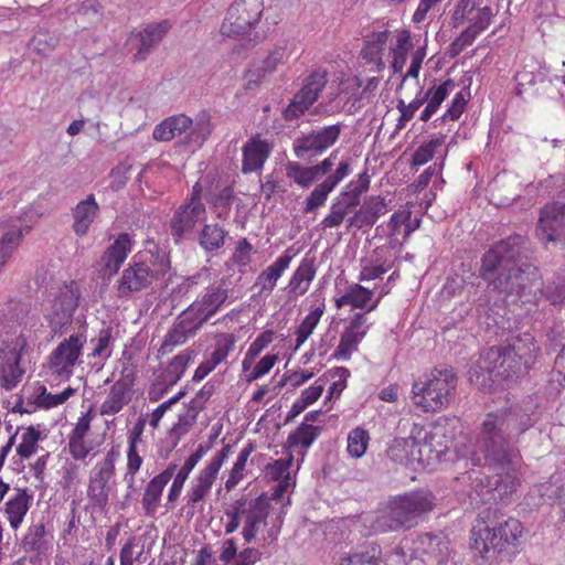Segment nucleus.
I'll use <instances>...</instances> for the list:
<instances>
[{
  "instance_id": "79ce46f5",
  "label": "nucleus",
  "mask_w": 565,
  "mask_h": 565,
  "mask_svg": "<svg viewBox=\"0 0 565 565\" xmlns=\"http://www.w3.org/2000/svg\"><path fill=\"white\" fill-rule=\"evenodd\" d=\"M356 202H351L347 194H339L331 203L329 213L320 222L322 230L340 226L349 218L348 215L352 209H355Z\"/></svg>"
},
{
  "instance_id": "9d476101",
  "label": "nucleus",
  "mask_w": 565,
  "mask_h": 565,
  "mask_svg": "<svg viewBox=\"0 0 565 565\" xmlns=\"http://www.w3.org/2000/svg\"><path fill=\"white\" fill-rule=\"evenodd\" d=\"M119 457V450L113 447L90 469L86 489L87 511L103 513L108 507Z\"/></svg>"
},
{
  "instance_id": "3c124183",
  "label": "nucleus",
  "mask_w": 565,
  "mask_h": 565,
  "mask_svg": "<svg viewBox=\"0 0 565 565\" xmlns=\"http://www.w3.org/2000/svg\"><path fill=\"white\" fill-rule=\"evenodd\" d=\"M371 326L372 323H369L365 312H355L342 333L360 344L371 329Z\"/></svg>"
},
{
  "instance_id": "69168bd1",
  "label": "nucleus",
  "mask_w": 565,
  "mask_h": 565,
  "mask_svg": "<svg viewBox=\"0 0 565 565\" xmlns=\"http://www.w3.org/2000/svg\"><path fill=\"white\" fill-rule=\"evenodd\" d=\"M546 493L550 498H555L559 501L562 510L565 509V473L559 472L551 477Z\"/></svg>"
},
{
  "instance_id": "473e14b6",
  "label": "nucleus",
  "mask_w": 565,
  "mask_h": 565,
  "mask_svg": "<svg viewBox=\"0 0 565 565\" xmlns=\"http://www.w3.org/2000/svg\"><path fill=\"white\" fill-rule=\"evenodd\" d=\"M99 212V205L93 194H89L85 200L78 202L72 209L73 224L72 230L79 236H86L89 232L90 225L94 223Z\"/></svg>"
},
{
  "instance_id": "f704fd0d",
  "label": "nucleus",
  "mask_w": 565,
  "mask_h": 565,
  "mask_svg": "<svg viewBox=\"0 0 565 565\" xmlns=\"http://www.w3.org/2000/svg\"><path fill=\"white\" fill-rule=\"evenodd\" d=\"M209 446L200 444L194 452H192L184 461L183 466L179 469L178 472L173 475L172 484L168 491L167 501L168 503H174L181 495L184 483L189 478V475L194 469V467L200 462V460L207 452Z\"/></svg>"
},
{
  "instance_id": "6ab92c4d",
  "label": "nucleus",
  "mask_w": 565,
  "mask_h": 565,
  "mask_svg": "<svg viewBox=\"0 0 565 565\" xmlns=\"http://www.w3.org/2000/svg\"><path fill=\"white\" fill-rule=\"evenodd\" d=\"M342 125H331L312 130L309 135L297 138L294 151L298 158L307 153L318 154L333 146L340 137Z\"/></svg>"
},
{
  "instance_id": "7c9ffc66",
  "label": "nucleus",
  "mask_w": 565,
  "mask_h": 565,
  "mask_svg": "<svg viewBox=\"0 0 565 565\" xmlns=\"http://www.w3.org/2000/svg\"><path fill=\"white\" fill-rule=\"evenodd\" d=\"M242 151V172L247 174L263 168L271 152V147L266 140L253 137L244 143Z\"/></svg>"
},
{
  "instance_id": "13d9d810",
  "label": "nucleus",
  "mask_w": 565,
  "mask_h": 565,
  "mask_svg": "<svg viewBox=\"0 0 565 565\" xmlns=\"http://www.w3.org/2000/svg\"><path fill=\"white\" fill-rule=\"evenodd\" d=\"M113 340V331L110 328L102 329L97 338L90 340L94 344L93 351L89 354L93 358H99L103 362L110 358L111 349L110 342Z\"/></svg>"
},
{
  "instance_id": "4c0bfd02",
  "label": "nucleus",
  "mask_w": 565,
  "mask_h": 565,
  "mask_svg": "<svg viewBox=\"0 0 565 565\" xmlns=\"http://www.w3.org/2000/svg\"><path fill=\"white\" fill-rule=\"evenodd\" d=\"M192 127V119L183 114L166 118L158 124L152 132L157 141H170L175 137L186 134Z\"/></svg>"
},
{
  "instance_id": "f3484780",
  "label": "nucleus",
  "mask_w": 565,
  "mask_h": 565,
  "mask_svg": "<svg viewBox=\"0 0 565 565\" xmlns=\"http://www.w3.org/2000/svg\"><path fill=\"white\" fill-rule=\"evenodd\" d=\"M87 341L86 332L78 331L64 339L50 354V367L58 375L70 377L78 363Z\"/></svg>"
},
{
  "instance_id": "b1692460",
  "label": "nucleus",
  "mask_w": 565,
  "mask_h": 565,
  "mask_svg": "<svg viewBox=\"0 0 565 565\" xmlns=\"http://www.w3.org/2000/svg\"><path fill=\"white\" fill-rule=\"evenodd\" d=\"M135 242L130 234L120 233L105 249L100 257L102 270L108 276L116 275L134 248Z\"/></svg>"
},
{
  "instance_id": "8fccbe9b",
  "label": "nucleus",
  "mask_w": 565,
  "mask_h": 565,
  "mask_svg": "<svg viewBox=\"0 0 565 565\" xmlns=\"http://www.w3.org/2000/svg\"><path fill=\"white\" fill-rule=\"evenodd\" d=\"M339 565H381V547L377 544H369L361 551L342 558Z\"/></svg>"
},
{
  "instance_id": "0e129e2a",
  "label": "nucleus",
  "mask_w": 565,
  "mask_h": 565,
  "mask_svg": "<svg viewBox=\"0 0 565 565\" xmlns=\"http://www.w3.org/2000/svg\"><path fill=\"white\" fill-rule=\"evenodd\" d=\"M328 376L332 380L329 387V398L340 397L343 390L347 387V380L350 376V371L345 367H334L328 372Z\"/></svg>"
},
{
  "instance_id": "39448f33",
  "label": "nucleus",
  "mask_w": 565,
  "mask_h": 565,
  "mask_svg": "<svg viewBox=\"0 0 565 565\" xmlns=\"http://www.w3.org/2000/svg\"><path fill=\"white\" fill-rule=\"evenodd\" d=\"M171 269L166 252L153 248L135 254L114 286L119 298H130L162 280Z\"/></svg>"
},
{
  "instance_id": "2f4dec72",
  "label": "nucleus",
  "mask_w": 565,
  "mask_h": 565,
  "mask_svg": "<svg viewBox=\"0 0 565 565\" xmlns=\"http://www.w3.org/2000/svg\"><path fill=\"white\" fill-rule=\"evenodd\" d=\"M33 494L28 489L14 488L4 504V514L13 530H18L32 504Z\"/></svg>"
},
{
  "instance_id": "bb28decb",
  "label": "nucleus",
  "mask_w": 565,
  "mask_h": 565,
  "mask_svg": "<svg viewBox=\"0 0 565 565\" xmlns=\"http://www.w3.org/2000/svg\"><path fill=\"white\" fill-rule=\"evenodd\" d=\"M387 213L385 199L381 196H370L361 207L347 220V231L352 228L362 230L372 227L377 218Z\"/></svg>"
},
{
  "instance_id": "2eb2a0df",
  "label": "nucleus",
  "mask_w": 565,
  "mask_h": 565,
  "mask_svg": "<svg viewBox=\"0 0 565 565\" xmlns=\"http://www.w3.org/2000/svg\"><path fill=\"white\" fill-rule=\"evenodd\" d=\"M328 83L327 72L313 71L302 83L300 90L294 96L282 110V117L287 121L300 118L317 102L319 95Z\"/></svg>"
},
{
  "instance_id": "4468645a",
  "label": "nucleus",
  "mask_w": 565,
  "mask_h": 565,
  "mask_svg": "<svg viewBox=\"0 0 565 565\" xmlns=\"http://www.w3.org/2000/svg\"><path fill=\"white\" fill-rule=\"evenodd\" d=\"M411 565H456L444 535L422 534L413 541Z\"/></svg>"
},
{
  "instance_id": "c756f323",
  "label": "nucleus",
  "mask_w": 565,
  "mask_h": 565,
  "mask_svg": "<svg viewBox=\"0 0 565 565\" xmlns=\"http://www.w3.org/2000/svg\"><path fill=\"white\" fill-rule=\"evenodd\" d=\"M317 274L316 259L303 257L289 278L286 291L289 296L298 298L307 294Z\"/></svg>"
},
{
  "instance_id": "ea45409f",
  "label": "nucleus",
  "mask_w": 565,
  "mask_h": 565,
  "mask_svg": "<svg viewBox=\"0 0 565 565\" xmlns=\"http://www.w3.org/2000/svg\"><path fill=\"white\" fill-rule=\"evenodd\" d=\"M287 44L275 46L262 61V65L247 72V86L256 84L260 77L266 74L273 73L277 70L278 65L284 64L288 60Z\"/></svg>"
},
{
  "instance_id": "aec40b11",
  "label": "nucleus",
  "mask_w": 565,
  "mask_h": 565,
  "mask_svg": "<svg viewBox=\"0 0 565 565\" xmlns=\"http://www.w3.org/2000/svg\"><path fill=\"white\" fill-rule=\"evenodd\" d=\"M206 209L202 201L186 200L174 212L171 221V234L179 241L184 234L190 233L198 222L205 220Z\"/></svg>"
},
{
  "instance_id": "a211bd4d",
  "label": "nucleus",
  "mask_w": 565,
  "mask_h": 565,
  "mask_svg": "<svg viewBox=\"0 0 565 565\" xmlns=\"http://www.w3.org/2000/svg\"><path fill=\"white\" fill-rule=\"evenodd\" d=\"M170 29L168 21L150 23L143 29L132 31L128 38V45L134 51V61L143 62L150 53L159 45Z\"/></svg>"
},
{
  "instance_id": "4be33fe9",
  "label": "nucleus",
  "mask_w": 565,
  "mask_h": 565,
  "mask_svg": "<svg viewBox=\"0 0 565 565\" xmlns=\"http://www.w3.org/2000/svg\"><path fill=\"white\" fill-rule=\"evenodd\" d=\"M537 236L543 242H554L565 233V204L555 202L546 204L537 223Z\"/></svg>"
},
{
  "instance_id": "a878e982",
  "label": "nucleus",
  "mask_w": 565,
  "mask_h": 565,
  "mask_svg": "<svg viewBox=\"0 0 565 565\" xmlns=\"http://www.w3.org/2000/svg\"><path fill=\"white\" fill-rule=\"evenodd\" d=\"M177 468L178 466L175 463H170L162 472L153 477L146 486L141 500L142 509L146 515L153 516L157 513L161 504L162 492L168 482L172 479Z\"/></svg>"
},
{
  "instance_id": "4d7b16f0",
  "label": "nucleus",
  "mask_w": 565,
  "mask_h": 565,
  "mask_svg": "<svg viewBox=\"0 0 565 565\" xmlns=\"http://www.w3.org/2000/svg\"><path fill=\"white\" fill-rule=\"evenodd\" d=\"M213 126L210 116L205 113L196 117L195 122L192 121L190 128V141L201 147L211 135Z\"/></svg>"
},
{
  "instance_id": "338daca9",
  "label": "nucleus",
  "mask_w": 565,
  "mask_h": 565,
  "mask_svg": "<svg viewBox=\"0 0 565 565\" xmlns=\"http://www.w3.org/2000/svg\"><path fill=\"white\" fill-rule=\"evenodd\" d=\"M540 294L552 305L565 302V273L559 282H552L540 289Z\"/></svg>"
},
{
  "instance_id": "e2e57ef3",
  "label": "nucleus",
  "mask_w": 565,
  "mask_h": 565,
  "mask_svg": "<svg viewBox=\"0 0 565 565\" xmlns=\"http://www.w3.org/2000/svg\"><path fill=\"white\" fill-rule=\"evenodd\" d=\"M455 88V83L452 79H447L438 86H433L429 88L422 97L425 102L434 105L439 108L441 103L449 95L450 90Z\"/></svg>"
},
{
  "instance_id": "6e6d98bb",
  "label": "nucleus",
  "mask_w": 565,
  "mask_h": 565,
  "mask_svg": "<svg viewBox=\"0 0 565 565\" xmlns=\"http://www.w3.org/2000/svg\"><path fill=\"white\" fill-rule=\"evenodd\" d=\"M320 429L310 424L302 423L292 434L288 436L287 444L290 448L301 446L308 448L316 440Z\"/></svg>"
},
{
  "instance_id": "09e8293b",
  "label": "nucleus",
  "mask_w": 565,
  "mask_h": 565,
  "mask_svg": "<svg viewBox=\"0 0 565 565\" xmlns=\"http://www.w3.org/2000/svg\"><path fill=\"white\" fill-rule=\"evenodd\" d=\"M413 47L411 32L402 30L396 38V44L391 49L392 53V67L394 72H402L407 53Z\"/></svg>"
},
{
  "instance_id": "f8f14e48",
  "label": "nucleus",
  "mask_w": 565,
  "mask_h": 565,
  "mask_svg": "<svg viewBox=\"0 0 565 565\" xmlns=\"http://www.w3.org/2000/svg\"><path fill=\"white\" fill-rule=\"evenodd\" d=\"M263 9V0H235L227 9L221 24V34L226 38L246 34L258 23Z\"/></svg>"
},
{
  "instance_id": "9b49d317",
  "label": "nucleus",
  "mask_w": 565,
  "mask_h": 565,
  "mask_svg": "<svg viewBox=\"0 0 565 565\" xmlns=\"http://www.w3.org/2000/svg\"><path fill=\"white\" fill-rule=\"evenodd\" d=\"M230 451V445L222 447L191 480L185 494L188 513H191V515L203 511L205 500L210 497L213 484L222 466L228 458Z\"/></svg>"
},
{
  "instance_id": "e433bc0d",
  "label": "nucleus",
  "mask_w": 565,
  "mask_h": 565,
  "mask_svg": "<svg viewBox=\"0 0 565 565\" xmlns=\"http://www.w3.org/2000/svg\"><path fill=\"white\" fill-rule=\"evenodd\" d=\"M374 290L369 289L360 284L349 285L344 292L334 298V305L337 309H341L344 306H351L355 309L365 310L367 312V307L373 302Z\"/></svg>"
},
{
  "instance_id": "052dcab7",
  "label": "nucleus",
  "mask_w": 565,
  "mask_h": 565,
  "mask_svg": "<svg viewBox=\"0 0 565 565\" xmlns=\"http://www.w3.org/2000/svg\"><path fill=\"white\" fill-rule=\"evenodd\" d=\"M441 145V138H433L420 145L412 156V166H423L427 163L434 157L437 148Z\"/></svg>"
},
{
  "instance_id": "1a4fd4ad",
  "label": "nucleus",
  "mask_w": 565,
  "mask_h": 565,
  "mask_svg": "<svg viewBox=\"0 0 565 565\" xmlns=\"http://www.w3.org/2000/svg\"><path fill=\"white\" fill-rule=\"evenodd\" d=\"M522 534V523L514 518L492 527L484 521H477L470 532V547L481 558L490 559L509 546H516Z\"/></svg>"
},
{
  "instance_id": "680f3d73",
  "label": "nucleus",
  "mask_w": 565,
  "mask_h": 565,
  "mask_svg": "<svg viewBox=\"0 0 565 565\" xmlns=\"http://www.w3.org/2000/svg\"><path fill=\"white\" fill-rule=\"evenodd\" d=\"M236 337L233 333H220L215 337V343L212 353L224 362L228 355L234 351Z\"/></svg>"
},
{
  "instance_id": "6e6552de",
  "label": "nucleus",
  "mask_w": 565,
  "mask_h": 565,
  "mask_svg": "<svg viewBox=\"0 0 565 565\" xmlns=\"http://www.w3.org/2000/svg\"><path fill=\"white\" fill-rule=\"evenodd\" d=\"M36 340L31 327L19 326L13 332L7 333L0 344V387L4 391L14 390L25 374L22 358Z\"/></svg>"
},
{
  "instance_id": "72a5a7b5",
  "label": "nucleus",
  "mask_w": 565,
  "mask_h": 565,
  "mask_svg": "<svg viewBox=\"0 0 565 565\" xmlns=\"http://www.w3.org/2000/svg\"><path fill=\"white\" fill-rule=\"evenodd\" d=\"M191 360L192 352L189 350H183L170 361V363L167 365V367L161 374V380L162 384L164 385V390L157 394L152 388L149 392V398L151 402H157L161 397L163 392L172 387L181 380Z\"/></svg>"
},
{
  "instance_id": "ddd939ff",
  "label": "nucleus",
  "mask_w": 565,
  "mask_h": 565,
  "mask_svg": "<svg viewBox=\"0 0 565 565\" xmlns=\"http://www.w3.org/2000/svg\"><path fill=\"white\" fill-rule=\"evenodd\" d=\"M81 291L76 282L61 287L44 306V317L53 332L68 324L78 307Z\"/></svg>"
},
{
  "instance_id": "412c9836",
  "label": "nucleus",
  "mask_w": 565,
  "mask_h": 565,
  "mask_svg": "<svg viewBox=\"0 0 565 565\" xmlns=\"http://www.w3.org/2000/svg\"><path fill=\"white\" fill-rule=\"evenodd\" d=\"M22 551L34 565L47 558L52 550V536L46 532L43 523L31 524L20 544Z\"/></svg>"
},
{
  "instance_id": "f03ea898",
  "label": "nucleus",
  "mask_w": 565,
  "mask_h": 565,
  "mask_svg": "<svg viewBox=\"0 0 565 565\" xmlns=\"http://www.w3.org/2000/svg\"><path fill=\"white\" fill-rule=\"evenodd\" d=\"M526 239L513 235L498 242L481 259L480 276L493 289L508 295L525 296L540 286L535 266L522 260Z\"/></svg>"
},
{
  "instance_id": "37998d69",
  "label": "nucleus",
  "mask_w": 565,
  "mask_h": 565,
  "mask_svg": "<svg viewBox=\"0 0 565 565\" xmlns=\"http://www.w3.org/2000/svg\"><path fill=\"white\" fill-rule=\"evenodd\" d=\"M120 565H134V563L143 564L146 556V537L131 536L120 550Z\"/></svg>"
},
{
  "instance_id": "f257e3e1",
  "label": "nucleus",
  "mask_w": 565,
  "mask_h": 565,
  "mask_svg": "<svg viewBox=\"0 0 565 565\" xmlns=\"http://www.w3.org/2000/svg\"><path fill=\"white\" fill-rule=\"evenodd\" d=\"M533 425L532 418L520 411L509 409L489 413L482 419L471 451L475 465H483L495 472L478 481L473 492H469L471 501L488 502L490 500L509 503L511 495L519 486V451L510 446V441Z\"/></svg>"
},
{
  "instance_id": "a19ab883",
  "label": "nucleus",
  "mask_w": 565,
  "mask_h": 565,
  "mask_svg": "<svg viewBox=\"0 0 565 565\" xmlns=\"http://www.w3.org/2000/svg\"><path fill=\"white\" fill-rule=\"evenodd\" d=\"M388 36L390 32L386 30L373 32L366 38L364 47L361 51L362 57L366 62L375 64L379 71L384 67L383 56Z\"/></svg>"
},
{
  "instance_id": "c85d7f7f",
  "label": "nucleus",
  "mask_w": 565,
  "mask_h": 565,
  "mask_svg": "<svg viewBox=\"0 0 565 565\" xmlns=\"http://www.w3.org/2000/svg\"><path fill=\"white\" fill-rule=\"evenodd\" d=\"M294 258L290 249H287L276 260L264 269L257 277L254 287L258 288L259 295H270L275 289L277 281L289 268Z\"/></svg>"
},
{
  "instance_id": "de8ad7c7",
  "label": "nucleus",
  "mask_w": 565,
  "mask_h": 565,
  "mask_svg": "<svg viewBox=\"0 0 565 565\" xmlns=\"http://www.w3.org/2000/svg\"><path fill=\"white\" fill-rule=\"evenodd\" d=\"M45 438V435L42 434L34 426H29L24 428L20 435V443L17 446V454L22 459H28L32 455H34L39 448V441Z\"/></svg>"
},
{
  "instance_id": "a18cd8bd",
  "label": "nucleus",
  "mask_w": 565,
  "mask_h": 565,
  "mask_svg": "<svg viewBox=\"0 0 565 565\" xmlns=\"http://www.w3.org/2000/svg\"><path fill=\"white\" fill-rule=\"evenodd\" d=\"M326 305L320 302L313 307L310 312L305 317L299 327L296 330V345L295 350H298L307 339L312 334L313 330L318 326L321 317L324 313Z\"/></svg>"
},
{
  "instance_id": "0eeeda50",
  "label": "nucleus",
  "mask_w": 565,
  "mask_h": 565,
  "mask_svg": "<svg viewBox=\"0 0 565 565\" xmlns=\"http://www.w3.org/2000/svg\"><path fill=\"white\" fill-rule=\"evenodd\" d=\"M456 386L452 369L435 367L413 383L411 399L424 413L440 412L450 405Z\"/></svg>"
},
{
  "instance_id": "20e7f679",
  "label": "nucleus",
  "mask_w": 565,
  "mask_h": 565,
  "mask_svg": "<svg viewBox=\"0 0 565 565\" xmlns=\"http://www.w3.org/2000/svg\"><path fill=\"white\" fill-rule=\"evenodd\" d=\"M540 347L527 331L511 333L504 344L486 350L477 363L490 379L509 380L529 372L536 361Z\"/></svg>"
},
{
  "instance_id": "7ed1b4c3",
  "label": "nucleus",
  "mask_w": 565,
  "mask_h": 565,
  "mask_svg": "<svg viewBox=\"0 0 565 565\" xmlns=\"http://www.w3.org/2000/svg\"><path fill=\"white\" fill-rule=\"evenodd\" d=\"M270 503L267 498L255 499L241 498L232 502L225 509V534L234 533L242 524V536L245 543H252L262 532L260 545L275 543L280 534L284 516L282 513L273 516Z\"/></svg>"
},
{
  "instance_id": "423d86ee",
  "label": "nucleus",
  "mask_w": 565,
  "mask_h": 565,
  "mask_svg": "<svg viewBox=\"0 0 565 565\" xmlns=\"http://www.w3.org/2000/svg\"><path fill=\"white\" fill-rule=\"evenodd\" d=\"M435 497L425 490L411 491L388 501L387 507L371 521L373 533H386L417 525L418 519L430 512Z\"/></svg>"
},
{
  "instance_id": "cd10ccee",
  "label": "nucleus",
  "mask_w": 565,
  "mask_h": 565,
  "mask_svg": "<svg viewBox=\"0 0 565 565\" xmlns=\"http://www.w3.org/2000/svg\"><path fill=\"white\" fill-rule=\"evenodd\" d=\"M429 448L426 443L420 444L416 437L395 438L387 449L391 460L401 465L423 462V450Z\"/></svg>"
},
{
  "instance_id": "774afa93",
  "label": "nucleus",
  "mask_w": 565,
  "mask_h": 565,
  "mask_svg": "<svg viewBox=\"0 0 565 565\" xmlns=\"http://www.w3.org/2000/svg\"><path fill=\"white\" fill-rule=\"evenodd\" d=\"M475 10L476 3L473 0H459L451 15L454 26L462 25L465 22L469 21Z\"/></svg>"
},
{
  "instance_id": "393cba45",
  "label": "nucleus",
  "mask_w": 565,
  "mask_h": 565,
  "mask_svg": "<svg viewBox=\"0 0 565 565\" xmlns=\"http://www.w3.org/2000/svg\"><path fill=\"white\" fill-rule=\"evenodd\" d=\"M230 299V289L226 279L222 278L217 284L209 286L204 294L191 305L207 321L214 317Z\"/></svg>"
},
{
  "instance_id": "c03bdc74",
  "label": "nucleus",
  "mask_w": 565,
  "mask_h": 565,
  "mask_svg": "<svg viewBox=\"0 0 565 565\" xmlns=\"http://www.w3.org/2000/svg\"><path fill=\"white\" fill-rule=\"evenodd\" d=\"M227 232L218 224H205L199 234V245L207 253L222 248Z\"/></svg>"
},
{
  "instance_id": "c9c22d12",
  "label": "nucleus",
  "mask_w": 565,
  "mask_h": 565,
  "mask_svg": "<svg viewBox=\"0 0 565 565\" xmlns=\"http://www.w3.org/2000/svg\"><path fill=\"white\" fill-rule=\"evenodd\" d=\"M143 425L138 423L128 437L127 465L124 480L127 488L135 490L136 475L140 470L143 459L140 456L137 446L141 441Z\"/></svg>"
},
{
  "instance_id": "dca6fc26",
  "label": "nucleus",
  "mask_w": 565,
  "mask_h": 565,
  "mask_svg": "<svg viewBox=\"0 0 565 565\" xmlns=\"http://www.w3.org/2000/svg\"><path fill=\"white\" fill-rule=\"evenodd\" d=\"M207 320L190 305L175 319L172 327L166 334L159 349L161 355L172 352V350L185 343L194 337Z\"/></svg>"
},
{
  "instance_id": "5701e85b",
  "label": "nucleus",
  "mask_w": 565,
  "mask_h": 565,
  "mask_svg": "<svg viewBox=\"0 0 565 565\" xmlns=\"http://www.w3.org/2000/svg\"><path fill=\"white\" fill-rule=\"evenodd\" d=\"M352 172L349 160L339 162L335 171L318 184L306 200L305 212L312 213L324 205L329 194Z\"/></svg>"
},
{
  "instance_id": "58836bf2",
  "label": "nucleus",
  "mask_w": 565,
  "mask_h": 565,
  "mask_svg": "<svg viewBox=\"0 0 565 565\" xmlns=\"http://www.w3.org/2000/svg\"><path fill=\"white\" fill-rule=\"evenodd\" d=\"M130 401V385L124 380L116 381L103 404L99 407L100 415H115L119 413Z\"/></svg>"
},
{
  "instance_id": "864d4df0",
  "label": "nucleus",
  "mask_w": 565,
  "mask_h": 565,
  "mask_svg": "<svg viewBox=\"0 0 565 565\" xmlns=\"http://www.w3.org/2000/svg\"><path fill=\"white\" fill-rule=\"evenodd\" d=\"M39 391L40 392L36 394L35 398H34V403L39 407H43L46 409L64 404L76 392L74 388H72L70 386L66 387L61 393H56V394H52V393L47 392L45 386H41L39 388Z\"/></svg>"
},
{
  "instance_id": "5fc2aeb1",
  "label": "nucleus",
  "mask_w": 565,
  "mask_h": 565,
  "mask_svg": "<svg viewBox=\"0 0 565 565\" xmlns=\"http://www.w3.org/2000/svg\"><path fill=\"white\" fill-rule=\"evenodd\" d=\"M347 450L353 458H361L367 449L370 443V434L362 427H355L348 435Z\"/></svg>"
},
{
  "instance_id": "bf43d9fd",
  "label": "nucleus",
  "mask_w": 565,
  "mask_h": 565,
  "mask_svg": "<svg viewBox=\"0 0 565 565\" xmlns=\"http://www.w3.org/2000/svg\"><path fill=\"white\" fill-rule=\"evenodd\" d=\"M370 186V177L366 172L360 173L355 180L350 181L345 190H343L340 194H347L349 201L356 202V205L360 204L361 195L367 191Z\"/></svg>"
},
{
  "instance_id": "49530a36",
  "label": "nucleus",
  "mask_w": 565,
  "mask_h": 565,
  "mask_svg": "<svg viewBox=\"0 0 565 565\" xmlns=\"http://www.w3.org/2000/svg\"><path fill=\"white\" fill-rule=\"evenodd\" d=\"M253 451L254 445L250 443L241 449L232 469L228 471V477L225 480L224 487L226 491H232L244 479L246 463Z\"/></svg>"
},
{
  "instance_id": "603ef678",
  "label": "nucleus",
  "mask_w": 565,
  "mask_h": 565,
  "mask_svg": "<svg viewBox=\"0 0 565 565\" xmlns=\"http://www.w3.org/2000/svg\"><path fill=\"white\" fill-rule=\"evenodd\" d=\"M286 175L302 188L310 186L318 179L313 167H303L297 161L286 164Z\"/></svg>"
}]
</instances>
